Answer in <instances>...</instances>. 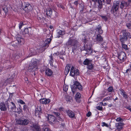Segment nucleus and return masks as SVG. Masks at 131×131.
Segmentation results:
<instances>
[{"label":"nucleus","instance_id":"1","mask_svg":"<svg viewBox=\"0 0 131 131\" xmlns=\"http://www.w3.org/2000/svg\"><path fill=\"white\" fill-rule=\"evenodd\" d=\"M79 43L75 39L70 38L66 44L67 46H73V49H75L77 48Z\"/></svg>","mask_w":131,"mask_h":131},{"label":"nucleus","instance_id":"2","mask_svg":"<svg viewBox=\"0 0 131 131\" xmlns=\"http://www.w3.org/2000/svg\"><path fill=\"white\" fill-rule=\"evenodd\" d=\"M37 65V64L36 61L33 60H31L28 67V70L30 72L37 71L38 70Z\"/></svg>","mask_w":131,"mask_h":131},{"label":"nucleus","instance_id":"3","mask_svg":"<svg viewBox=\"0 0 131 131\" xmlns=\"http://www.w3.org/2000/svg\"><path fill=\"white\" fill-rule=\"evenodd\" d=\"M16 124L21 125H27L29 124V122L28 119L24 118L16 119Z\"/></svg>","mask_w":131,"mask_h":131},{"label":"nucleus","instance_id":"4","mask_svg":"<svg viewBox=\"0 0 131 131\" xmlns=\"http://www.w3.org/2000/svg\"><path fill=\"white\" fill-rule=\"evenodd\" d=\"M92 61L91 60L86 58L85 59L83 62L84 65L87 66V68L91 70L93 68V66L92 63Z\"/></svg>","mask_w":131,"mask_h":131},{"label":"nucleus","instance_id":"5","mask_svg":"<svg viewBox=\"0 0 131 131\" xmlns=\"http://www.w3.org/2000/svg\"><path fill=\"white\" fill-rule=\"evenodd\" d=\"M119 6V3L118 1H116L114 2L111 9V11L113 14L115 13L118 10Z\"/></svg>","mask_w":131,"mask_h":131},{"label":"nucleus","instance_id":"6","mask_svg":"<svg viewBox=\"0 0 131 131\" xmlns=\"http://www.w3.org/2000/svg\"><path fill=\"white\" fill-rule=\"evenodd\" d=\"M51 40V39L50 38H48L45 40L44 43V46L42 48H40L41 52L44 51L47 48Z\"/></svg>","mask_w":131,"mask_h":131},{"label":"nucleus","instance_id":"7","mask_svg":"<svg viewBox=\"0 0 131 131\" xmlns=\"http://www.w3.org/2000/svg\"><path fill=\"white\" fill-rule=\"evenodd\" d=\"M22 8L25 11L27 12L31 9H32V7L29 3L25 2L22 5Z\"/></svg>","mask_w":131,"mask_h":131},{"label":"nucleus","instance_id":"8","mask_svg":"<svg viewBox=\"0 0 131 131\" xmlns=\"http://www.w3.org/2000/svg\"><path fill=\"white\" fill-rule=\"evenodd\" d=\"M79 74L78 70L72 66L71 69L70 75L72 77H74L75 75H78Z\"/></svg>","mask_w":131,"mask_h":131},{"label":"nucleus","instance_id":"9","mask_svg":"<svg viewBox=\"0 0 131 131\" xmlns=\"http://www.w3.org/2000/svg\"><path fill=\"white\" fill-rule=\"evenodd\" d=\"M129 5V3L124 1H122L120 5V7L122 9H126Z\"/></svg>","mask_w":131,"mask_h":131},{"label":"nucleus","instance_id":"10","mask_svg":"<svg viewBox=\"0 0 131 131\" xmlns=\"http://www.w3.org/2000/svg\"><path fill=\"white\" fill-rule=\"evenodd\" d=\"M41 108L40 107H38L36 108L35 111V115L37 116H38V117H40V115H41L42 112L41 111Z\"/></svg>","mask_w":131,"mask_h":131},{"label":"nucleus","instance_id":"11","mask_svg":"<svg viewBox=\"0 0 131 131\" xmlns=\"http://www.w3.org/2000/svg\"><path fill=\"white\" fill-rule=\"evenodd\" d=\"M118 59L121 61H124L126 58V55L124 52H121L118 55Z\"/></svg>","mask_w":131,"mask_h":131},{"label":"nucleus","instance_id":"12","mask_svg":"<svg viewBox=\"0 0 131 131\" xmlns=\"http://www.w3.org/2000/svg\"><path fill=\"white\" fill-rule=\"evenodd\" d=\"M119 40L122 43H124L127 40V37L129 36L119 35Z\"/></svg>","mask_w":131,"mask_h":131},{"label":"nucleus","instance_id":"13","mask_svg":"<svg viewBox=\"0 0 131 131\" xmlns=\"http://www.w3.org/2000/svg\"><path fill=\"white\" fill-rule=\"evenodd\" d=\"M40 103L42 104H47L49 103L50 101L49 99L43 98L40 100Z\"/></svg>","mask_w":131,"mask_h":131},{"label":"nucleus","instance_id":"14","mask_svg":"<svg viewBox=\"0 0 131 131\" xmlns=\"http://www.w3.org/2000/svg\"><path fill=\"white\" fill-rule=\"evenodd\" d=\"M123 125L124 124L122 123H117L115 124L116 127L118 130H120L122 129Z\"/></svg>","mask_w":131,"mask_h":131},{"label":"nucleus","instance_id":"15","mask_svg":"<svg viewBox=\"0 0 131 131\" xmlns=\"http://www.w3.org/2000/svg\"><path fill=\"white\" fill-rule=\"evenodd\" d=\"M66 112L69 117L71 118H73L75 116L74 113L70 110L66 111Z\"/></svg>","mask_w":131,"mask_h":131},{"label":"nucleus","instance_id":"16","mask_svg":"<svg viewBox=\"0 0 131 131\" xmlns=\"http://www.w3.org/2000/svg\"><path fill=\"white\" fill-rule=\"evenodd\" d=\"M53 73L52 71L49 69H47L45 71V74L49 77L52 75Z\"/></svg>","mask_w":131,"mask_h":131},{"label":"nucleus","instance_id":"17","mask_svg":"<svg viewBox=\"0 0 131 131\" xmlns=\"http://www.w3.org/2000/svg\"><path fill=\"white\" fill-rule=\"evenodd\" d=\"M48 118L49 121L51 123L54 122L56 120L55 117L52 115H48Z\"/></svg>","mask_w":131,"mask_h":131},{"label":"nucleus","instance_id":"18","mask_svg":"<svg viewBox=\"0 0 131 131\" xmlns=\"http://www.w3.org/2000/svg\"><path fill=\"white\" fill-rule=\"evenodd\" d=\"M74 85L75 86V88H77L80 90H82V86L80 83L77 81H75L74 83Z\"/></svg>","mask_w":131,"mask_h":131},{"label":"nucleus","instance_id":"19","mask_svg":"<svg viewBox=\"0 0 131 131\" xmlns=\"http://www.w3.org/2000/svg\"><path fill=\"white\" fill-rule=\"evenodd\" d=\"M119 91L120 93L123 96V97L126 99H127L128 98L127 95L126 94V92L124 91L122 89H120Z\"/></svg>","mask_w":131,"mask_h":131},{"label":"nucleus","instance_id":"20","mask_svg":"<svg viewBox=\"0 0 131 131\" xmlns=\"http://www.w3.org/2000/svg\"><path fill=\"white\" fill-rule=\"evenodd\" d=\"M0 109L2 111H5L7 110V108L4 103H0Z\"/></svg>","mask_w":131,"mask_h":131},{"label":"nucleus","instance_id":"21","mask_svg":"<svg viewBox=\"0 0 131 131\" xmlns=\"http://www.w3.org/2000/svg\"><path fill=\"white\" fill-rule=\"evenodd\" d=\"M70 68V64L67 65L65 68L64 71L65 74L67 75L68 73Z\"/></svg>","mask_w":131,"mask_h":131},{"label":"nucleus","instance_id":"22","mask_svg":"<svg viewBox=\"0 0 131 131\" xmlns=\"http://www.w3.org/2000/svg\"><path fill=\"white\" fill-rule=\"evenodd\" d=\"M70 68V64L67 65L65 68L64 71L65 74L67 75L68 73Z\"/></svg>","mask_w":131,"mask_h":131},{"label":"nucleus","instance_id":"23","mask_svg":"<svg viewBox=\"0 0 131 131\" xmlns=\"http://www.w3.org/2000/svg\"><path fill=\"white\" fill-rule=\"evenodd\" d=\"M52 14V10L50 8H48L46 11V14L48 16H50Z\"/></svg>","mask_w":131,"mask_h":131},{"label":"nucleus","instance_id":"24","mask_svg":"<svg viewBox=\"0 0 131 131\" xmlns=\"http://www.w3.org/2000/svg\"><path fill=\"white\" fill-rule=\"evenodd\" d=\"M16 38L18 43H20L23 40V39L21 37V36L19 35H17L16 36Z\"/></svg>","mask_w":131,"mask_h":131},{"label":"nucleus","instance_id":"25","mask_svg":"<svg viewBox=\"0 0 131 131\" xmlns=\"http://www.w3.org/2000/svg\"><path fill=\"white\" fill-rule=\"evenodd\" d=\"M29 53L30 54L31 56L37 54V51L35 50H34L33 48L30 49Z\"/></svg>","mask_w":131,"mask_h":131},{"label":"nucleus","instance_id":"26","mask_svg":"<svg viewBox=\"0 0 131 131\" xmlns=\"http://www.w3.org/2000/svg\"><path fill=\"white\" fill-rule=\"evenodd\" d=\"M96 30L100 34H102L103 32V31L102 30L101 26L100 25H98L96 28Z\"/></svg>","mask_w":131,"mask_h":131},{"label":"nucleus","instance_id":"27","mask_svg":"<svg viewBox=\"0 0 131 131\" xmlns=\"http://www.w3.org/2000/svg\"><path fill=\"white\" fill-rule=\"evenodd\" d=\"M96 40L97 41H102L103 39L101 36L100 34H98L97 35Z\"/></svg>","mask_w":131,"mask_h":131},{"label":"nucleus","instance_id":"28","mask_svg":"<svg viewBox=\"0 0 131 131\" xmlns=\"http://www.w3.org/2000/svg\"><path fill=\"white\" fill-rule=\"evenodd\" d=\"M121 32L123 34L122 35L124 36H129L130 34L129 33L126 32V30H123Z\"/></svg>","mask_w":131,"mask_h":131},{"label":"nucleus","instance_id":"29","mask_svg":"<svg viewBox=\"0 0 131 131\" xmlns=\"http://www.w3.org/2000/svg\"><path fill=\"white\" fill-rule=\"evenodd\" d=\"M32 126L36 129V130L39 131V127L37 124H33Z\"/></svg>","mask_w":131,"mask_h":131},{"label":"nucleus","instance_id":"30","mask_svg":"<svg viewBox=\"0 0 131 131\" xmlns=\"http://www.w3.org/2000/svg\"><path fill=\"white\" fill-rule=\"evenodd\" d=\"M86 50L87 52L86 53H87L88 54H91L92 53V50L91 49V48L90 47L88 48Z\"/></svg>","mask_w":131,"mask_h":131},{"label":"nucleus","instance_id":"31","mask_svg":"<svg viewBox=\"0 0 131 131\" xmlns=\"http://www.w3.org/2000/svg\"><path fill=\"white\" fill-rule=\"evenodd\" d=\"M2 9L5 13H7L8 12V10L7 6L4 5L2 7Z\"/></svg>","mask_w":131,"mask_h":131},{"label":"nucleus","instance_id":"32","mask_svg":"<svg viewBox=\"0 0 131 131\" xmlns=\"http://www.w3.org/2000/svg\"><path fill=\"white\" fill-rule=\"evenodd\" d=\"M66 100L68 102H69L71 101L72 100V97L71 96L67 95L66 96Z\"/></svg>","mask_w":131,"mask_h":131},{"label":"nucleus","instance_id":"33","mask_svg":"<svg viewBox=\"0 0 131 131\" xmlns=\"http://www.w3.org/2000/svg\"><path fill=\"white\" fill-rule=\"evenodd\" d=\"M112 97L111 96H108L104 98L103 100V102H105L109 100H112Z\"/></svg>","mask_w":131,"mask_h":131},{"label":"nucleus","instance_id":"34","mask_svg":"<svg viewBox=\"0 0 131 131\" xmlns=\"http://www.w3.org/2000/svg\"><path fill=\"white\" fill-rule=\"evenodd\" d=\"M58 34L59 35H63L65 34V33L64 31L60 30H58Z\"/></svg>","mask_w":131,"mask_h":131},{"label":"nucleus","instance_id":"35","mask_svg":"<svg viewBox=\"0 0 131 131\" xmlns=\"http://www.w3.org/2000/svg\"><path fill=\"white\" fill-rule=\"evenodd\" d=\"M81 95L80 93L79 92H78L75 96V98L76 99H80L81 97Z\"/></svg>","mask_w":131,"mask_h":131},{"label":"nucleus","instance_id":"36","mask_svg":"<svg viewBox=\"0 0 131 131\" xmlns=\"http://www.w3.org/2000/svg\"><path fill=\"white\" fill-rule=\"evenodd\" d=\"M29 33V30L28 28H25L23 32V34H28Z\"/></svg>","mask_w":131,"mask_h":131},{"label":"nucleus","instance_id":"37","mask_svg":"<svg viewBox=\"0 0 131 131\" xmlns=\"http://www.w3.org/2000/svg\"><path fill=\"white\" fill-rule=\"evenodd\" d=\"M115 119L116 120V121L117 122H119L121 121L122 120V119L121 117H117L116 118V117H115Z\"/></svg>","mask_w":131,"mask_h":131},{"label":"nucleus","instance_id":"38","mask_svg":"<svg viewBox=\"0 0 131 131\" xmlns=\"http://www.w3.org/2000/svg\"><path fill=\"white\" fill-rule=\"evenodd\" d=\"M68 86L66 85H64L63 86V90L64 91L66 92L67 91L68 89Z\"/></svg>","mask_w":131,"mask_h":131},{"label":"nucleus","instance_id":"39","mask_svg":"<svg viewBox=\"0 0 131 131\" xmlns=\"http://www.w3.org/2000/svg\"><path fill=\"white\" fill-rule=\"evenodd\" d=\"M96 1L98 2L99 4H103L104 3V0H96Z\"/></svg>","mask_w":131,"mask_h":131},{"label":"nucleus","instance_id":"40","mask_svg":"<svg viewBox=\"0 0 131 131\" xmlns=\"http://www.w3.org/2000/svg\"><path fill=\"white\" fill-rule=\"evenodd\" d=\"M53 114H55V115H56L57 116H58V118H59V120H61V118H60V117H59V116L60 115V114L58 113H57V112H53Z\"/></svg>","mask_w":131,"mask_h":131},{"label":"nucleus","instance_id":"41","mask_svg":"<svg viewBox=\"0 0 131 131\" xmlns=\"http://www.w3.org/2000/svg\"><path fill=\"white\" fill-rule=\"evenodd\" d=\"M122 47L124 49L126 50H127V46L126 45H125L123 43H122Z\"/></svg>","mask_w":131,"mask_h":131},{"label":"nucleus","instance_id":"42","mask_svg":"<svg viewBox=\"0 0 131 131\" xmlns=\"http://www.w3.org/2000/svg\"><path fill=\"white\" fill-rule=\"evenodd\" d=\"M86 36L87 35L86 34L82 35V37L83 40H86Z\"/></svg>","mask_w":131,"mask_h":131},{"label":"nucleus","instance_id":"43","mask_svg":"<svg viewBox=\"0 0 131 131\" xmlns=\"http://www.w3.org/2000/svg\"><path fill=\"white\" fill-rule=\"evenodd\" d=\"M102 124V126L103 127L105 126L106 127H108V124L105 123V122H102L101 123Z\"/></svg>","mask_w":131,"mask_h":131},{"label":"nucleus","instance_id":"44","mask_svg":"<svg viewBox=\"0 0 131 131\" xmlns=\"http://www.w3.org/2000/svg\"><path fill=\"white\" fill-rule=\"evenodd\" d=\"M126 26L128 28L131 29V24L130 23H127L126 24Z\"/></svg>","mask_w":131,"mask_h":131},{"label":"nucleus","instance_id":"45","mask_svg":"<svg viewBox=\"0 0 131 131\" xmlns=\"http://www.w3.org/2000/svg\"><path fill=\"white\" fill-rule=\"evenodd\" d=\"M18 102L22 104H25V102L21 100H19L18 101Z\"/></svg>","mask_w":131,"mask_h":131},{"label":"nucleus","instance_id":"46","mask_svg":"<svg viewBox=\"0 0 131 131\" xmlns=\"http://www.w3.org/2000/svg\"><path fill=\"white\" fill-rule=\"evenodd\" d=\"M50 58V64L51 65V64H52V62H53V58H52V56H49Z\"/></svg>","mask_w":131,"mask_h":131},{"label":"nucleus","instance_id":"47","mask_svg":"<svg viewBox=\"0 0 131 131\" xmlns=\"http://www.w3.org/2000/svg\"><path fill=\"white\" fill-rule=\"evenodd\" d=\"M11 103L13 106V107L12 108V109L14 110L16 108L15 105L13 102H11Z\"/></svg>","mask_w":131,"mask_h":131},{"label":"nucleus","instance_id":"48","mask_svg":"<svg viewBox=\"0 0 131 131\" xmlns=\"http://www.w3.org/2000/svg\"><path fill=\"white\" fill-rule=\"evenodd\" d=\"M113 90V88L111 87L110 86L109 87L108 89V90L109 92H111Z\"/></svg>","mask_w":131,"mask_h":131},{"label":"nucleus","instance_id":"49","mask_svg":"<svg viewBox=\"0 0 131 131\" xmlns=\"http://www.w3.org/2000/svg\"><path fill=\"white\" fill-rule=\"evenodd\" d=\"M24 25L23 22H20L19 24V28L20 29L22 27V26Z\"/></svg>","mask_w":131,"mask_h":131},{"label":"nucleus","instance_id":"50","mask_svg":"<svg viewBox=\"0 0 131 131\" xmlns=\"http://www.w3.org/2000/svg\"><path fill=\"white\" fill-rule=\"evenodd\" d=\"M96 108L98 110L101 111L102 110L103 108L102 106H98L96 107Z\"/></svg>","mask_w":131,"mask_h":131},{"label":"nucleus","instance_id":"51","mask_svg":"<svg viewBox=\"0 0 131 131\" xmlns=\"http://www.w3.org/2000/svg\"><path fill=\"white\" fill-rule=\"evenodd\" d=\"M98 5L99 9H100L102 8V4H99Z\"/></svg>","mask_w":131,"mask_h":131},{"label":"nucleus","instance_id":"52","mask_svg":"<svg viewBox=\"0 0 131 131\" xmlns=\"http://www.w3.org/2000/svg\"><path fill=\"white\" fill-rule=\"evenodd\" d=\"M18 111L17 112V113L18 114H20V113L22 111V110L20 108H18Z\"/></svg>","mask_w":131,"mask_h":131},{"label":"nucleus","instance_id":"53","mask_svg":"<svg viewBox=\"0 0 131 131\" xmlns=\"http://www.w3.org/2000/svg\"><path fill=\"white\" fill-rule=\"evenodd\" d=\"M44 131H51L48 128H46L44 129Z\"/></svg>","mask_w":131,"mask_h":131},{"label":"nucleus","instance_id":"54","mask_svg":"<svg viewBox=\"0 0 131 131\" xmlns=\"http://www.w3.org/2000/svg\"><path fill=\"white\" fill-rule=\"evenodd\" d=\"M107 4H109L111 3V0H106Z\"/></svg>","mask_w":131,"mask_h":131},{"label":"nucleus","instance_id":"55","mask_svg":"<svg viewBox=\"0 0 131 131\" xmlns=\"http://www.w3.org/2000/svg\"><path fill=\"white\" fill-rule=\"evenodd\" d=\"M91 115V113L90 112H89L86 114V116L88 117H89Z\"/></svg>","mask_w":131,"mask_h":131},{"label":"nucleus","instance_id":"56","mask_svg":"<svg viewBox=\"0 0 131 131\" xmlns=\"http://www.w3.org/2000/svg\"><path fill=\"white\" fill-rule=\"evenodd\" d=\"M62 56L63 55L62 54H60L59 56V57L60 59L63 60H64V58Z\"/></svg>","mask_w":131,"mask_h":131},{"label":"nucleus","instance_id":"57","mask_svg":"<svg viewBox=\"0 0 131 131\" xmlns=\"http://www.w3.org/2000/svg\"><path fill=\"white\" fill-rule=\"evenodd\" d=\"M59 54V53L58 52H57L54 53L53 54V56H57Z\"/></svg>","mask_w":131,"mask_h":131},{"label":"nucleus","instance_id":"58","mask_svg":"<svg viewBox=\"0 0 131 131\" xmlns=\"http://www.w3.org/2000/svg\"><path fill=\"white\" fill-rule=\"evenodd\" d=\"M27 107V106L26 105H24L23 106V110H25Z\"/></svg>","mask_w":131,"mask_h":131},{"label":"nucleus","instance_id":"59","mask_svg":"<svg viewBox=\"0 0 131 131\" xmlns=\"http://www.w3.org/2000/svg\"><path fill=\"white\" fill-rule=\"evenodd\" d=\"M130 70L129 69H127L126 71V73H129V72H130Z\"/></svg>","mask_w":131,"mask_h":131},{"label":"nucleus","instance_id":"60","mask_svg":"<svg viewBox=\"0 0 131 131\" xmlns=\"http://www.w3.org/2000/svg\"><path fill=\"white\" fill-rule=\"evenodd\" d=\"M59 6L62 9L64 8L63 6L62 5H60V6Z\"/></svg>","mask_w":131,"mask_h":131},{"label":"nucleus","instance_id":"61","mask_svg":"<svg viewBox=\"0 0 131 131\" xmlns=\"http://www.w3.org/2000/svg\"><path fill=\"white\" fill-rule=\"evenodd\" d=\"M74 4L76 5H78V1H76L75 2H74Z\"/></svg>","mask_w":131,"mask_h":131},{"label":"nucleus","instance_id":"62","mask_svg":"<svg viewBox=\"0 0 131 131\" xmlns=\"http://www.w3.org/2000/svg\"><path fill=\"white\" fill-rule=\"evenodd\" d=\"M22 131H27V130L24 128H23Z\"/></svg>","mask_w":131,"mask_h":131},{"label":"nucleus","instance_id":"63","mask_svg":"<svg viewBox=\"0 0 131 131\" xmlns=\"http://www.w3.org/2000/svg\"><path fill=\"white\" fill-rule=\"evenodd\" d=\"M107 105V103H104L103 104V106H105Z\"/></svg>","mask_w":131,"mask_h":131},{"label":"nucleus","instance_id":"64","mask_svg":"<svg viewBox=\"0 0 131 131\" xmlns=\"http://www.w3.org/2000/svg\"><path fill=\"white\" fill-rule=\"evenodd\" d=\"M25 81H26L28 80V79L26 77L25 78Z\"/></svg>","mask_w":131,"mask_h":131}]
</instances>
